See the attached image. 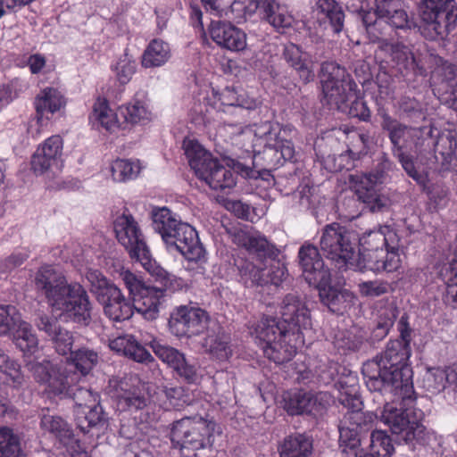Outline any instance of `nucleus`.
<instances>
[{"mask_svg":"<svg viewBox=\"0 0 457 457\" xmlns=\"http://www.w3.org/2000/svg\"><path fill=\"white\" fill-rule=\"evenodd\" d=\"M281 320L263 316L249 326V332L269 360L278 364L287 362L304 345L303 331L312 328L306 303L297 295H286L280 306Z\"/></svg>","mask_w":457,"mask_h":457,"instance_id":"obj_1","label":"nucleus"},{"mask_svg":"<svg viewBox=\"0 0 457 457\" xmlns=\"http://www.w3.org/2000/svg\"><path fill=\"white\" fill-rule=\"evenodd\" d=\"M34 286L53 313L83 326L91 322L92 303L87 290L79 282L70 283L54 266H41L35 274Z\"/></svg>","mask_w":457,"mask_h":457,"instance_id":"obj_2","label":"nucleus"},{"mask_svg":"<svg viewBox=\"0 0 457 457\" xmlns=\"http://www.w3.org/2000/svg\"><path fill=\"white\" fill-rule=\"evenodd\" d=\"M410 356L411 346L406 343L389 341L383 353L362 365L361 372L368 389L382 392L386 388H403L410 395L413 386L407 367Z\"/></svg>","mask_w":457,"mask_h":457,"instance_id":"obj_3","label":"nucleus"},{"mask_svg":"<svg viewBox=\"0 0 457 457\" xmlns=\"http://www.w3.org/2000/svg\"><path fill=\"white\" fill-rule=\"evenodd\" d=\"M114 231L118 241L126 248L131 259L138 262L157 281L172 290L183 287L184 281L181 278L168 272L152 258L138 223L131 214L123 213L118 217L114 222Z\"/></svg>","mask_w":457,"mask_h":457,"instance_id":"obj_4","label":"nucleus"},{"mask_svg":"<svg viewBox=\"0 0 457 457\" xmlns=\"http://www.w3.org/2000/svg\"><path fill=\"white\" fill-rule=\"evenodd\" d=\"M152 219L154 229L160 234L170 251L179 252L187 260L188 265L205 261V250L192 226L182 222L167 207L154 209Z\"/></svg>","mask_w":457,"mask_h":457,"instance_id":"obj_5","label":"nucleus"},{"mask_svg":"<svg viewBox=\"0 0 457 457\" xmlns=\"http://www.w3.org/2000/svg\"><path fill=\"white\" fill-rule=\"evenodd\" d=\"M395 398L384 405L380 415L381 421L391 432L406 443H422L426 428L422 424L423 412L415 408L414 388L410 395L403 388L389 389Z\"/></svg>","mask_w":457,"mask_h":457,"instance_id":"obj_6","label":"nucleus"},{"mask_svg":"<svg viewBox=\"0 0 457 457\" xmlns=\"http://www.w3.org/2000/svg\"><path fill=\"white\" fill-rule=\"evenodd\" d=\"M30 370L36 381L46 386L49 393L72 398L74 410L100 405L97 393L78 386L80 380L78 371H68L46 360L31 364Z\"/></svg>","mask_w":457,"mask_h":457,"instance_id":"obj_7","label":"nucleus"},{"mask_svg":"<svg viewBox=\"0 0 457 457\" xmlns=\"http://www.w3.org/2000/svg\"><path fill=\"white\" fill-rule=\"evenodd\" d=\"M182 148L191 169L196 177L204 181L212 189L224 191L237 184V173L204 149L195 139L185 138Z\"/></svg>","mask_w":457,"mask_h":457,"instance_id":"obj_8","label":"nucleus"},{"mask_svg":"<svg viewBox=\"0 0 457 457\" xmlns=\"http://www.w3.org/2000/svg\"><path fill=\"white\" fill-rule=\"evenodd\" d=\"M253 131V147L263 146V154L270 167H279L286 161H292L295 150L290 134L291 127H280L278 124L263 122L255 125Z\"/></svg>","mask_w":457,"mask_h":457,"instance_id":"obj_9","label":"nucleus"},{"mask_svg":"<svg viewBox=\"0 0 457 457\" xmlns=\"http://www.w3.org/2000/svg\"><path fill=\"white\" fill-rule=\"evenodd\" d=\"M221 434L213 420L202 417H185L172 424L170 440L179 450H199L212 446L215 435Z\"/></svg>","mask_w":457,"mask_h":457,"instance_id":"obj_10","label":"nucleus"},{"mask_svg":"<svg viewBox=\"0 0 457 457\" xmlns=\"http://www.w3.org/2000/svg\"><path fill=\"white\" fill-rule=\"evenodd\" d=\"M320 84L322 102L344 111L348 101L356 95L357 85L345 67L336 62L328 61L321 64Z\"/></svg>","mask_w":457,"mask_h":457,"instance_id":"obj_11","label":"nucleus"},{"mask_svg":"<svg viewBox=\"0 0 457 457\" xmlns=\"http://www.w3.org/2000/svg\"><path fill=\"white\" fill-rule=\"evenodd\" d=\"M358 237L345 226L333 222L326 225L321 233L320 246L323 255L338 269L354 266Z\"/></svg>","mask_w":457,"mask_h":457,"instance_id":"obj_12","label":"nucleus"},{"mask_svg":"<svg viewBox=\"0 0 457 457\" xmlns=\"http://www.w3.org/2000/svg\"><path fill=\"white\" fill-rule=\"evenodd\" d=\"M374 10L358 11L366 32L372 42L379 40L386 25L395 29L410 28V20L399 0H374Z\"/></svg>","mask_w":457,"mask_h":457,"instance_id":"obj_13","label":"nucleus"},{"mask_svg":"<svg viewBox=\"0 0 457 457\" xmlns=\"http://www.w3.org/2000/svg\"><path fill=\"white\" fill-rule=\"evenodd\" d=\"M377 419L371 411H353L344 415L338 427L342 457H363L360 455L361 436L373 428Z\"/></svg>","mask_w":457,"mask_h":457,"instance_id":"obj_14","label":"nucleus"},{"mask_svg":"<svg viewBox=\"0 0 457 457\" xmlns=\"http://www.w3.org/2000/svg\"><path fill=\"white\" fill-rule=\"evenodd\" d=\"M212 322L204 310L181 305L170 313L169 328L178 337H191L209 330Z\"/></svg>","mask_w":457,"mask_h":457,"instance_id":"obj_15","label":"nucleus"},{"mask_svg":"<svg viewBox=\"0 0 457 457\" xmlns=\"http://www.w3.org/2000/svg\"><path fill=\"white\" fill-rule=\"evenodd\" d=\"M298 259L303 276L310 286L320 287L329 281V270L315 245L304 243L298 251Z\"/></svg>","mask_w":457,"mask_h":457,"instance_id":"obj_16","label":"nucleus"},{"mask_svg":"<svg viewBox=\"0 0 457 457\" xmlns=\"http://www.w3.org/2000/svg\"><path fill=\"white\" fill-rule=\"evenodd\" d=\"M63 140L54 135L38 145L32 155L31 167L35 173L43 174L48 170H60L62 167Z\"/></svg>","mask_w":457,"mask_h":457,"instance_id":"obj_17","label":"nucleus"},{"mask_svg":"<svg viewBox=\"0 0 457 457\" xmlns=\"http://www.w3.org/2000/svg\"><path fill=\"white\" fill-rule=\"evenodd\" d=\"M150 346L156 356L187 383H195L198 380L197 369L195 365L188 363L185 355L179 350L163 345L156 339L150 342Z\"/></svg>","mask_w":457,"mask_h":457,"instance_id":"obj_18","label":"nucleus"},{"mask_svg":"<svg viewBox=\"0 0 457 457\" xmlns=\"http://www.w3.org/2000/svg\"><path fill=\"white\" fill-rule=\"evenodd\" d=\"M209 34L218 46L228 51L241 52L246 49V34L230 22L212 21L209 26Z\"/></svg>","mask_w":457,"mask_h":457,"instance_id":"obj_19","label":"nucleus"},{"mask_svg":"<svg viewBox=\"0 0 457 457\" xmlns=\"http://www.w3.org/2000/svg\"><path fill=\"white\" fill-rule=\"evenodd\" d=\"M353 188L359 200L366 204L371 212L381 211L386 205V199L379 193V177L377 174L353 176Z\"/></svg>","mask_w":457,"mask_h":457,"instance_id":"obj_20","label":"nucleus"},{"mask_svg":"<svg viewBox=\"0 0 457 457\" xmlns=\"http://www.w3.org/2000/svg\"><path fill=\"white\" fill-rule=\"evenodd\" d=\"M201 345L204 352L212 360L218 361H227L233 354L230 337L223 331L222 328L216 321L211 323V327L209 330H206V336L204 337Z\"/></svg>","mask_w":457,"mask_h":457,"instance_id":"obj_21","label":"nucleus"},{"mask_svg":"<svg viewBox=\"0 0 457 457\" xmlns=\"http://www.w3.org/2000/svg\"><path fill=\"white\" fill-rule=\"evenodd\" d=\"M36 326L40 331L46 334L58 354L67 355L72 353L73 334L67 328H62L57 320L44 314L38 317Z\"/></svg>","mask_w":457,"mask_h":457,"instance_id":"obj_22","label":"nucleus"},{"mask_svg":"<svg viewBox=\"0 0 457 457\" xmlns=\"http://www.w3.org/2000/svg\"><path fill=\"white\" fill-rule=\"evenodd\" d=\"M98 302L103 305L104 315L115 322L127 320L134 313L133 303L118 287H111L105 295L102 294Z\"/></svg>","mask_w":457,"mask_h":457,"instance_id":"obj_23","label":"nucleus"},{"mask_svg":"<svg viewBox=\"0 0 457 457\" xmlns=\"http://www.w3.org/2000/svg\"><path fill=\"white\" fill-rule=\"evenodd\" d=\"M257 6H261L260 18L278 32L284 33L287 29L293 27L295 17L284 5L276 2V0H255Z\"/></svg>","mask_w":457,"mask_h":457,"instance_id":"obj_24","label":"nucleus"},{"mask_svg":"<svg viewBox=\"0 0 457 457\" xmlns=\"http://www.w3.org/2000/svg\"><path fill=\"white\" fill-rule=\"evenodd\" d=\"M37 124L44 126L50 120L49 115L64 108L66 101L62 94L54 87H46L40 91L35 99Z\"/></svg>","mask_w":457,"mask_h":457,"instance_id":"obj_25","label":"nucleus"},{"mask_svg":"<svg viewBox=\"0 0 457 457\" xmlns=\"http://www.w3.org/2000/svg\"><path fill=\"white\" fill-rule=\"evenodd\" d=\"M165 297V289L147 286L135 298L134 310L140 313L146 320H154L158 318L160 306Z\"/></svg>","mask_w":457,"mask_h":457,"instance_id":"obj_26","label":"nucleus"},{"mask_svg":"<svg viewBox=\"0 0 457 457\" xmlns=\"http://www.w3.org/2000/svg\"><path fill=\"white\" fill-rule=\"evenodd\" d=\"M109 347L112 351L137 362L145 364L154 362L152 354L132 335L126 334L110 340Z\"/></svg>","mask_w":457,"mask_h":457,"instance_id":"obj_27","label":"nucleus"},{"mask_svg":"<svg viewBox=\"0 0 457 457\" xmlns=\"http://www.w3.org/2000/svg\"><path fill=\"white\" fill-rule=\"evenodd\" d=\"M424 387L432 395H438L451 388L457 389V370L452 367L428 369L424 378Z\"/></svg>","mask_w":457,"mask_h":457,"instance_id":"obj_28","label":"nucleus"},{"mask_svg":"<svg viewBox=\"0 0 457 457\" xmlns=\"http://www.w3.org/2000/svg\"><path fill=\"white\" fill-rule=\"evenodd\" d=\"M324 285L316 287L319 288V295L321 302L335 313L342 314L352 305L354 295L347 289Z\"/></svg>","mask_w":457,"mask_h":457,"instance_id":"obj_29","label":"nucleus"},{"mask_svg":"<svg viewBox=\"0 0 457 457\" xmlns=\"http://www.w3.org/2000/svg\"><path fill=\"white\" fill-rule=\"evenodd\" d=\"M117 389L116 398L121 410L137 411L145 408L149 399L138 386H129L126 381H120Z\"/></svg>","mask_w":457,"mask_h":457,"instance_id":"obj_30","label":"nucleus"},{"mask_svg":"<svg viewBox=\"0 0 457 457\" xmlns=\"http://www.w3.org/2000/svg\"><path fill=\"white\" fill-rule=\"evenodd\" d=\"M74 420L77 428L84 434L91 429H104L107 427V418L101 405L91 406L87 409L74 410Z\"/></svg>","mask_w":457,"mask_h":457,"instance_id":"obj_31","label":"nucleus"},{"mask_svg":"<svg viewBox=\"0 0 457 457\" xmlns=\"http://www.w3.org/2000/svg\"><path fill=\"white\" fill-rule=\"evenodd\" d=\"M39 427L42 431L54 436L63 445L75 437L68 422L61 416L50 414L48 411H42Z\"/></svg>","mask_w":457,"mask_h":457,"instance_id":"obj_32","label":"nucleus"},{"mask_svg":"<svg viewBox=\"0 0 457 457\" xmlns=\"http://www.w3.org/2000/svg\"><path fill=\"white\" fill-rule=\"evenodd\" d=\"M10 335L13 344L24 356H30L37 352L39 341L30 323L21 319Z\"/></svg>","mask_w":457,"mask_h":457,"instance_id":"obj_33","label":"nucleus"},{"mask_svg":"<svg viewBox=\"0 0 457 457\" xmlns=\"http://www.w3.org/2000/svg\"><path fill=\"white\" fill-rule=\"evenodd\" d=\"M284 56L305 83L313 79L312 62L307 53L303 52L296 45L290 44L285 47Z\"/></svg>","mask_w":457,"mask_h":457,"instance_id":"obj_34","label":"nucleus"},{"mask_svg":"<svg viewBox=\"0 0 457 457\" xmlns=\"http://www.w3.org/2000/svg\"><path fill=\"white\" fill-rule=\"evenodd\" d=\"M278 451L279 457H309L312 442L303 434L289 435L279 444Z\"/></svg>","mask_w":457,"mask_h":457,"instance_id":"obj_35","label":"nucleus"},{"mask_svg":"<svg viewBox=\"0 0 457 457\" xmlns=\"http://www.w3.org/2000/svg\"><path fill=\"white\" fill-rule=\"evenodd\" d=\"M90 120L93 126H101L109 132H114L120 128L116 112L111 109L105 98L98 97L93 105Z\"/></svg>","mask_w":457,"mask_h":457,"instance_id":"obj_36","label":"nucleus"},{"mask_svg":"<svg viewBox=\"0 0 457 457\" xmlns=\"http://www.w3.org/2000/svg\"><path fill=\"white\" fill-rule=\"evenodd\" d=\"M170 58V48L168 43L161 39L152 40L145 49L141 64L145 68H154L164 65Z\"/></svg>","mask_w":457,"mask_h":457,"instance_id":"obj_37","label":"nucleus"},{"mask_svg":"<svg viewBox=\"0 0 457 457\" xmlns=\"http://www.w3.org/2000/svg\"><path fill=\"white\" fill-rule=\"evenodd\" d=\"M315 401L311 393L298 390L283 395V407L290 415L311 412Z\"/></svg>","mask_w":457,"mask_h":457,"instance_id":"obj_38","label":"nucleus"},{"mask_svg":"<svg viewBox=\"0 0 457 457\" xmlns=\"http://www.w3.org/2000/svg\"><path fill=\"white\" fill-rule=\"evenodd\" d=\"M337 386L339 390L338 400L344 406L349 409L345 414L353 411H361V401L360 395H358V384L356 377L349 375L346 378V381L340 379L337 382Z\"/></svg>","mask_w":457,"mask_h":457,"instance_id":"obj_39","label":"nucleus"},{"mask_svg":"<svg viewBox=\"0 0 457 457\" xmlns=\"http://www.w3.org/2000/svg\"><path fill=\"white\" fill-rule=\"evenodd\" d=\"M120 109L126 121L132 124L145 123L152 119V112L144 96L139 97L136 95L130 102Z\"/></svg>","mask_w":457,"mask_h":457,"instance_id":"obj_40","label":"nucleus"},{"mask_svg":"<svg viewBox=\"0 0 457 457\" xmlns=\"http://www.w3.org/2000/svg\"><path fill=\"white\" fill-rule=\"evenodd\" d=\"M142 170L139 160L116 159L110 166L112 178L116 182H127L137 178Z\"/></svg>","mask_w":457,"mask_h":457,"instance_id":"obj_41","label":"nucleus"},{"mask_svg":"<svg viewBox=\"0 0 457 457\" xmlns=\"http://www.w3.org/2000/svg\"><path fill=\"white\" fill-rule=\"evenodd\" d=\"M378 115L382 120V129L388 132L389 139L393 145V153L397 152L398 148H402L400 145L401 139L405 135L410 134L413 129L400 123L397 120L390 116L384 109L378 111Z\"/></svg>","mask_w":457,"mask_h":457,"instance_id":"obj_42","label":"nucleus"},{"mask_svg":"<svg viewBox=\"0 0 457 457\" xmlns=\"http://www.w3.org/2000/svg\"><path fill=\"white\" fill-rule=\"evenodd\" d=\"M0 380L14 387L20 386L23 382L20 363L2 349H0Z\"/></svg>","mask_w":457,"mask_h":457,"instance_id":"obj_43","label":"nucleus"},{"mask_svg":"<svg viewBox=\"0 0 457 457\" xmlns=\"http://www.w3.org/2000/svg\"><path fill=\"white\" fill-rule=\"evenodd\" d=\"M0 457H26L20 436L7 426L0 427Z\"/></svg>","mask_w":457,"mask_h":457,"instance_id":"obj_44","label":"nucleus"},{"mask_svg":"<svg viewBox=\"0 0 457 457\" xmlns=\"http://www.w3.org/2000/svg\"><path fill=\"white\" fill-rule=\"evenodd\" d=\"M212 93L214 98L223 106H240L247 110H252L258 104L255 99L246 96L243 91L238 93L237 90L230 87L224 88L220 93H217L212 89Z\"/></svg>","mask_w":457,"mask_h":457,"instance_id":"obj_45","label":"nucleus"},{"mask_svg":"<svg viewBox=\"0 0 457 457\" xmlns=\"http://www.w3.org/2000/svg\"><path fill=\"white\" fill-rule=\"evenodd\" d=\"M395 451L391 436L384 430H374L370 434L369 451L363 457H390Z\"/></svg>","mask_w":457,"mask_h":457,"instance_id":"obj_46","label":"nucleus"},{"mask_svg":"<svg viewBox=\"0 0 457 457\" xmlns=\"http://www.w3.org/2000/svg\"><path fill=\"white\" fill-rule=\"evenodd\" d=\"M111 70L120 84L125 85L130 81L137 71V62L128 48L111 65Z\"/></svg>","mask_w":457,"mask_h":457,"instance_id":"obj_47","label":"nucleus"},{"mask_svg":"<svg viewBox=\"0 0 457 457\" xmlns=\"http://www.w3.org/2000/svg\"><path fill=\"white\" fill-rule=\"evenodd\" d=\"M402 253L403 252L386 250V256L382 259H378L377 256L370 253L368 256L369 266L377 273L396 271L402 266Z\"/></svg>","mask_w":457,"mask_h":457,"instance_id":"obj_48","label":"nucleus"},{"mask_svg":"<svg viewBox=\"0 0 457 457\" xmlns=\"http://www.w3.org/2000/svg\"><path fill=\"white\" fill-rule=\"evenodd\" d=\"M71 363L79 371V378L87 375L98 362L96 352L88 348H80L71 353Z\"/></svg>","mask_w":457,"mask_h":457,"instance_id":"obj_49","label":"nucleus"},{"mask_svg":"<svg viewBox=\"0 0 457 457\" xmlns=\"http://www.w3.org/2000/svg\"><path fill=\"white\" fill-rule=\"evenodd\" d=\"M381 37H383V35ZM380 40V48L388 53L396 63L403 64L407 67L415 62L414 54L408 46L400 42L391 43L386 39H382V37H380L378 41Z\"/></svg>","mask_w":457,"mask_h":457,"instance_id":"obj_50","label":"nucleus"},{"mask_svg":"<svg viewBox=\"0 0 457 457\" xmlns=\"http://www.w3.org/2000/svg\"><path fill=\"white\" fill-rule=\"evenodd\" d=\"M316 6L330 21L336 33L344 27L345 13L336 0H316Z\"/></svg>","mask_w":457,"mask_h":457,"instance_id":"obj_51","label":"nucleus"},{"mask_svg":"<svg viewBox=\"0 0 457 457\" xmlns=\"http://www.w3.org/2000/svg\"><path fill=\"white\" fill-rule=\"evenodd\" d=\"M364 337L353 330L338 331L334 337V345L344 354L347 352L358 351L362 345Z\"/></svg>","mask_w":457,"mask_h":457,"instance_id":"obj_52","label":"nucleus"},{"mask_svg":"<svg viewBox=\"0 0 457 457\" xmlns=\"http://www.w3.org/2000/svg\"><path fill=\"white\" fill-rule=\"evenodd\" d=\"M21 319V314L15 306L0 304V336H9Z\"/></svg>","mask_w":457,"mask_h":457,"instance_id":"obj_53","label":"nucleus"},{"mask_svg":"<svg viewBox=\"0 0 457 457\" xmlns=\"http://www.w3.org/2000/svg\"><path fill=\"white\" fill-rule=\"evenodd\" d=\"M227 1L228 2L227 13L231 12L233 19L238 21L246 20L257 12L260 13L261 6H257L255 0H235L232 3L229 0Z\"/></svg>","mask_w":457,"mask_h":457,"instance_id":"obj_54","label":"nucleus"},{"mask_svg":"<svg viewBox=\"0 0 457 457\" xmlns=\"http://www.w3.org/2000/svg\"><path fill=\"white\" fill-rule=\"evenodd\" d=\"M265 277H267V284L279 285L287 277L286 265L278 259L268 257L263 262Z\"/></svg>","mask_w":457,"mask_h":457,"instance_id":"obj_55","label":"nucleus"},{"mask_svg":"<svg viewBox=\"0 0 457 457\" xmlns=\"http://www.w3.org/2000/svg\"><path fill=\"white\" fill-rule=\"evenodd\" d=\"M265 271L266 269H264L263 263L256 265L253 262H246L240 268L241 277L248 286L266 285L267 277H265Z\"/></svg>","mask_w":457,"mask_h":457,"instance_id":"obj_56","label":"nucleus"},{"mask_svg":"<svg viewBox=\"0 0 457 457\" xmlns=\"http://www.w3.org/2000/svg\"><path fill=\"white\" fill-rule=\"evenodd\" d=\"M87 281L90 283L91 290L96 295L97 300L101 295H105L111 287H117L115 284L107 279L104 274L98 270L90 269L86 274Z\"/></svg>","mask_w":457,"mask_h":457,"instance_id":"obj_57","label":"nucleus"},{"mask_svg":"<svg viewBox=\"0 0 457 457\" xmlns=\"http://www.w3.org/2000/svg\"><path fill=\"white\" fill-rule=\"evenodd\" d=\"M384 239L383 226H381L378 229L364 233L360 238H358L357 242H359L363 251L377 252L378 250H383Z\"/></svg>","mask_w":457,"mask_h":457,"instance_id":"obj_58","label":"nucleus"},{"mask_svg":"<svg viewBox=\"0 0 457 457\" xmlns=\"http://www.w3.org/2000/svg\"><path fill=\"white\" fill-rule=\"evenodd\" d=\"M390 285L384 280H369L358 284V290L361 296L378 297L389 292Z\"/></svg>","mask_w":457,"mask_h":457,"instance_id":"obj_59","label":"nucleus"},{"mask_svg":"<svg viewBox=\"0 0 457 457\" xmlns=\"http://www.w3.org/2000/svg\"><path fill=\"white\" fill-rule=\"evenodd\" d=\"M357 93L358 90L356 91L354 97L348 101L347 107L343 112L348 110V114L350 116L367 121L370 117V111L366 103L358 97Z\"/></svg>","mask_w":457,"mask_h":457,"instance_id":"obj_60","label":"nucleus"},{"mask_svg":"<svg viewBox=\"0 0 457 457\" xmlns=\"http://www.w3.org/2000/svg\"><path fill=\"white\" fill-rule=\"evenodd\" d=\"M29 258L26 250L15 251L8 257L0 261V272L7 273L21 266Z\"/></svg>","mask_w":457,"mask_h":457,"instance_id":"obj_61","label":"nucleus"},{"mask_svg":"<svg viewBox=\"0 0 457 457\" xmlns=\"http://www.w3.org/2000/svg\"><path fill=\"white\" fill-rule=\"evenodd\" d=\"M120 277L123 281L125 287L129 292V295H133L135 298L143 289H145L147 286H145L143 281L130 270H121L120 272Z\"/></svg>","mask_w":457,"mask_h":457,"instance_id":"obj_62","label":"nucleus"},{"mask_svg":"<svg viewBox=\"0 0 457 457\" xmlns=\"http://www.w3.org/2000/svg\"><path fill=\"white\" fill-rule=\"evenodd\" d=\"M398 161L402 164L403 169L406 173L412 178L414 180L420 182L422 179L420 173L416 170L414 161L409 154H405L403 152V148H398L397 152L393 153Z\"/></svg>","mask_w":457,"mask_h":457,"instance_id":"obj_63","label":"nucleus"},{"mask_svg":"<svg viewBox=\"0 0 457 457\" xmlns=\"http://www.w3.org/2000/svg\"><path fill=\"white\" fill-rule=\"evenodd\" d=\"M384 247L386 250L403 252V245L397 232L390 226H383Z\"/></svg>","mask_w":457,"mask_h":457,"instance_id":"obj_64","label":"nucleus"}]
</instances>
